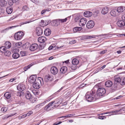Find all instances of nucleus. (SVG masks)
I'll use <instances>...</instances> for the list:
<instances>
[{
  "instance_id": "36",
  "label": "nucleus",
  "mask_w": 125,
  "mask_h": 125,
  "mask_svg": "<svg viewBox=\"0 0 125 125\" xmlns=\"http://www.w3.org/2000/svg\"><path fill=\"white\" fill-rule=\"evenodd\" d=\"M75 115V114H71L69 115H68L66 116H63L62 117H59V118H62V117H65V118H66V117H68L70 118V117L71 116H73Z\"/></svg>"
},
{
  "instance_id": "39",
  "label": "nucleus",
  "mask_w": 125,
  "mask_h": 125,
  "mask_svg": "<svg viewBox=\"0 0 125 125\" xmlns=\"http://www.w3.org/2000/svg\"><path fill=\"white\" fill-rule=\"evenodd\" d=\"M67 20V18H66L64 19H58V22H59V24L60 23V22L63 23L66 22Z\"/></svg>"
},
{
  "instance_id": "24",
  "label": "nucleus",
  "mask_w": 125,
  "mask_h": 125,
  "mask_svg": "<svg viewBox=\"0 0 125 125\" xmlns=\"http://www.w3.org/2000/svg\"><path fill=\"white\" fill-rule=\"evenodd\" d=\"M51 31L50 30L47 28L44 31V34L46 36H48L50 35Z\"/></svg>"
},
{
  "instance_id": "44",
  "label": "nucleus",
  "mask_w": 125,
  "mask_h": 125,
  "mask_svg": "<svg viewBox=\"0 0 125 125\" xmlns=\"http://www.w3.org/2000/svg\"><path fill=\"white\" fill-rule=\"evenodd\" d=\"M38 79L39 80L40 82L41 83V85H43L44 84V83L42 78L40 77H39L38 78Z\"/></svg>"
},
{
  "instance_id": "45",
  "label": "nucleus",
  "mask_w": 125,
  "mask_h": 125,
  "mask_svg": "<svg viewBox=\"0 0 125 125\" xmlns=\"http://www.w3.org/2000/svg\"><path fill=\"white\" fill-rule=\"evenodd\" d=\"M22 10L23 11H27L29 10V8L26 6L25 5L22 7Z\"/></svg>"
},
{
  "instance_id": "32",
  "label": "nucleus",
  "mask_w": 125,
  "mask_h": 125,
  "mask_svg": "<svg viewBox=\"0 0 125 125\" xmlns=\"http://www.w3.org/2000/svg\"><path fill=\"white\" fill-rule=\"evenodd\" d=\"M19 56V54L17 53H14L12 55L13 57L15 59L18 58Z\"/></svg>"
},
{
  "instance_id": "10",
  "label": "nucleus",
  "mask_w": 125,
  "mask_h": 125,
  "mask_svg": "<svg viewBox=\"0 0 125 125\" xmlns=\"http://www.w3.org/2000/svg\"><path fill=\"white\" fill-rule=\"evenodd\" d=\"M36 32L37 34L39 36L41 35L43 33V31L42 29L38 27L36 28Z\"/></svg>"
},
{
  "instance_id": "59",
  "label": "nucleus",
  "mask_w": 125,
  "mask_h": 125,
  "mask_svg": "<svg viewBox=\"0 0 125 125\" xmlns=\"http://www.w3.org/2000/svg\"><path fill=\"white\" fill-rule=\"evenodd\" d=\"M31 1L35 3H37L38 2L37 0H30Z\"/></svg>"
},
{
  "instance_id": "20",
  "label": "nucleus",
  "mask_w": 125,
  "mask_h": 125,
  "mask_svg": "<svg viewBox=\"0 0 125 125\" xmlns=\"http://www.w3.org/2000/svg\"><path fill=\"white\" fill-rule=\"evenodd\" d=\"M7 4V1L5 0H0V5L2 7H5Z\"/></svg>"
},
{
  "instance_id": "43",
  "label": "nucleus",
  "mask_w": 125,
  "mask_h": 125,
  "mask_svg": "<svg viewBox=\"0 0 125 125\" xmlns=\"http://www.w3.org/2000/svg\"><path fill=\"white\" fill-rule=\"evenodd\" d=\"M20 55L21 56H24L26 55V53L25 51H21L20 52Z\"/></svg>"
},
{
  "instance_id": "23",
  "label": "nucleus",
  "mask_w": 125,
  "mask_h": 125,
  "mask_svg": "<svg viewBox=\"0 0 125 125\" xmlns=\"http://www.w3.org/2000/svg\"><path fill=\"white\" fill-rule=\"evenodd\" d=\"M4 47L7 49H9L11 46V43L9 42H6L5 43Z\"/></svg>"
},
{
  "instance_id": "37",
  "label": "nucleus",
  "mask_w": 125,
  "mask_h": 125,
  "mask_svg": "<svg viewBox=\"0 0 125 125\" xmlns=\"http://www.w3.org/2000/svg\"><path fill=\"white\" fill-rule=\"evenodd\" d=\"M51 9L50 8H48L46 9H44L42 10L41 12V14L42 15L44 14L47 11H49Z\"/></svg>"
},
{
  "instance_id": "34",
  "label": "nucleus",
  "mask_w": 125,
  "mask_h": 125,
  "mask_svg": "<svg viewBox=\"0 0 125 125\" xmlns=\"http://www.w3.org/2000/svg\"><path fill=\"white\" fill-rule=\"evenodd\" d=\"M6 50L4 46H2L0 48V52L2 53H4Z\"/></svg>"
},
{
  "instance_id": "22",
  "label": "nucleus",
  "mask_w": 125,
  "mask_h": 125,
  "mask_svg": "<svg viewBox=\"0 0 125 125\" xmlns=\"http://www.w3.org/2000/svg\"><path fill=\"white\" fill-rule=\"evenodd\" d=\"M33 87L35 89H39L40 87L39 83L37 82H34L33 84Z\"/></svg>"
},
{
  "instance_id": "52",
  "label": "nucleus",
  "mask_w": 125,
  "mask_h": 125,
  "mask_svg": "<svg viewBox=\"0 0 125 125\" xmlns=\"http://www.w3.org/2000/svg\"><path fill=\"white\" fill-rule=\"evenodd\" d=\"M80 18L79 16H77L75 18V21L76 22L78 21Z\"/></svg>"
},
{
  "instance_id": "26",
  "label": "nucleus",
  "mask_w": 125,
  "mask_h": 125,
  "mask_svg": "<svg viewBox=\"0 0 125 125\" xmlns=\"http://www.w3.org/2000/svg\"><path fill=\"white\" fill-rule=\"evenodd\" d=\"M108 9L107 7L103 8L102 11V13L103 14H105L108 12Z\"/></svg>"
},
{
  "instance_id": "18",
  "label": "nucleus",
  "mask_w": 125,
  "mask_h": 125,
  "mask_svg": "<svg viewBox=\"0 0 125 125\" xmlns=\"http://www.w3.org/2000/svg\"><path fill=\"white\" fill-rule=\"evenodd\" d=\"M52 24L53 26H57L59 24V22L58 19L54 20L52 21Z\"/></svg>"
},
{
  "instance_id": "8",
  "label": "nucleus",
  "mask_w": 125,
  "mask_h": 125,
  "mask_svg": "<svg viewBox=\"0 0 125 125\" xmlns=\"http://www.w3.org/2000/svg\"><path fill=\"white\" fill-rule=\"evenodd\" d=\"M94 21L92 20L88 21L87 23L86 27L88 29L92 28L94 26Z\"/></svg>"
},
{
  "instance_id": "49",
  "label": "nucleus",
  "mask_w": 125,
  "mask_h": 125,
  "mask_svg": "<svg viewBox=\"0 0 125 125\" xmlns=\"http://www.w3.org/2000/svg\"><path fill=\"white\" fill-rule=\"evenodd\" d=\"M76 41L75 40H73L69 42V44H72L75 43Z\"/></svg>"
},
{
  "instance_id": "7",
  "label": "nucleus",
  "mask_w": 125,
  "mask_h": 125,
  "mask_svg": "<svg viewBox=\"0 0 125 125\" xmlns=\"http://www.w3.org/2000/svg\"><path fill=\"white\" fill-rule=\"evenodd\" d=\"M58 71L57 68L55 66H52L50 69V71L51 73L53 75L56 74L58 72Z\"/></svg>"
},
{
  "instance_id": "17",
  "label": "nucleus",
  "mask_w": 125,
  "mask_h": 125,
  "mask_svg": "<svg viewBox=\"0 0 125 125\" xmlns=\"http://www.w3.org/2000/svg\"><path fill=\"white\" fill-rule=\"evenodd\" d=\"M83 14L85 17H91L92 15V13L90 11H86Z\"/></svg>"
},
{
  "instance_id": "53",
  "label": "nucleus",
  "mask_w": 125,
  "mask_h": 125,
  "mask_svg": "<svg viewBox=\"0 0 125 125\" xmlns=\"http://www.w3.org/2000/svg\"><path fill=\"white\" fill-rule=\"evenodd\" d=\"M16 114H17L16 113H15L14 114H12L8 116L7 117V118H8L10 117L13 116Z\"/></svg>"
},
{
  "instance_id": "55",
  "label": "nucleus",
  "mask_w": 125,
  "mask_h": 125,
  "mask_svg": "<svg viewBox=\"0 0 125 125\" xmlns=\"http://www.w3.org/2000/svg\"><path fill=\"white\" fill-rule=\"evenodd\" d=\"M62 122L60 121L59 122H56L53 124V125H58L61 124L62 123Z\"/></svg>"
},
{
  "instance_id": "40",
  "label": "nucleus",
  "mask_w": 125,
  "mask_h": 125,
  "mask_svg": "<svg viewBox=\"0 0 125 125\" xmlns=\"http://www.w3.org/2000/svg\"><path fill=\"white\" fill-rule=\"evenodd\" d=\"M33 65V64H29V65H28L27 66L25 67L24 68V71H27L28 69H29L31 67L32 65Z\"/></svg>"
},
{
  "instance_id": "14",
  "label": "nucleus",
  "mask_w": 125,
  "mask_h": 125,
  "mask_svg": "<svg viewBox=\"0 0 125 125\" xmlns=\"http://www.w3.org/2000/svg\"><path fill=\"white\" fill-rule=\"evenodd\" d=\"M114 80L115 83H120L121 82V79L118 75L115 76L114 77Z\"/></svg>"
},
{
  "instance_id": "48",
  "label": "nucleus",
  "mask_w": 125,
  "mask_h": 125,
  "mask_svg": "<svg viewBox=\"0 0 125 125\" xmlns=\"http://www.w3.org/2000/svg\"><path fill=\"white\" fill-rule=\"evenodd\" d=\"M33 21H25V22H22L21 23H20L21 24V25H23V24H25L29 23L30 22H31Z\"/></svg>"
},
{
  "instance_id": "28",
  "label": "nucleus",
  "mask_w": 125,
  "mask_h": 125,
  "mask_svg": "<svg viewBox=\"0 0 125 125\" xmlns=\"http://www.w3.org/2000/svg\"><path fill=\"white\" fill-rule=\"evenodd\" d=\"M82 29V28L81 27H76L74 28L73 29V31L76 32L77 31H79L81 30Z\"/></svg>"
},
{
  "instance_id": "63",
  "label": "nucleus",
  "mask_w": 125,
  "mask_h": 125,
  "mask_svg": "<svg viewBox=\"0 0 125 125\" xmlns=\"http://www.w3.org/2000/svg\"><path fill=\"white\" fill-rule=\"evenodd\" d=\"M105 65H104L102 67H101L100 68V70H102V69H103L105 67Z\"/></svg>"
},
{
  "instance_id": "60",
  "label": "nucleus",
  "mask_w": 125,
  "mask_h": 125,
  "mask_svg": "<svg viewBox=\"0 0 125 125\" xmlns=\"http://www.w3.org/2000/svg\"><path fill=\"white\" fill-rule=\"evenodd\" d=\"M105 117H104L103 116H100L99 117V119H104V118H105Z\"/></svg>"
},
{
  "instance_id": "19",
  "label": "nucleus",
  "mask_w": 125,
  "mask_h": 125,
  "mask_svg": "<svg viewBox=\"0 0 125 125\" xmlns=\"http://www.w3.org/2000/svg\"><path fill=\"white\" fill-rule=\"evenodd\" d=\"M125 10V7L122 6H121L118 8L116 10L118 13H120L123 12Z\"/></svg>"
},
{
  "instance_id": "13",
  "label": "nucleus",
  "mask_w": 125,
  "mask_h": 125,
  "mask_svg": "<svg viewBox=\"0 0 125 125\" xmlns=\"http://www.w3.org/2000/svg\"><path fill=\"white\" fill-rule=\"evenodd\" d=\"M38 47V45L36 43L32 44L30 47V49L31 51H33L36 50Z\"/></svg>"
},
{
  "instance_id": "41",
  "label": "nucleus",
  "mask_w": 125,
  "mask_h": 125,
  "mask_svg": "<svg viewBox=\"0 0 125 125\" xmlns=\"http://www.w3.org/2000/svg\"><path fill=\"white\" fill-rule=\"evenodd\" d=\"M121 81L120 82L121 84L123 85H124L125 83V77H123L121 79Z\"/></svg>"
},
{
  "instance_id": "51",
  "label": "nucleus",
  "mask_w": 125,
  "mask_h": 125,
  "mask_svg": "<svg viewBox=\"0 0 125 125\" xmlns=\"http://www.w3.org/2000/svg\"><path fill=\"white\" fill-rule=\"evenodd\" d=\"M107 51V50H105L104 51H101L100 52V54H103L104 53H105Z\"/></svg>"
},
{
  "instance_id": "27",
  "label": "nucleus",
  "mask_w": 125,
  "mask_h": 125,
  "mask_svg": "<svg viewBox=\"0 0 125 125\" xmlns=\"http://www.w3.org/2000/svg\"><path fill=\"white\" fill-rule=\"evenodd\" d=\"M67 68L66 67L63 66L61 67L60 71L62 73H64L67 71Z\"/></svg>"
},
{
  "instance_id": "21",
  "label": "nucleus",
  "mask_w": 125,
  "mask_h": 125,
  "mask_svg": "<svg viewBox=\"0 0 125 125\" xmlns=\"http://www.w3.org/2000/svg\"><path fill=\"white\" fill-rule=\"evenodd\" d=\"M117 24L119 27H122L125 25V21L123 20L118 21L117 22Z\"/></svg>"
},
{
  "instance_id": "25",
  "label": "nucleus",
  "mask_w": 125,
  "mask_h": 125,
  "mask_svg": "<svg viewBox=\"0 0 125 125\" xmlns=\"http://www.w3.org/2000/svg\"><path fill=\"white\" fill-rule=\"evenodd\" d=\"M112 82L110 81H108L105 83V86L107 87H110L112 85Z\"/></svg>"
},
{
  "instance_id": "35",
  "label": "nucleus",
  "mask_w": 125,
  "mask_h": 125,
  "mask_svg": "<svg viewBox=\"0 0 125 125\" xmlns=\"http://www.w3.org/2000/svg\"><path fill=\"white\" fill-rule=\"evenodd\" d=\"M4 55L6 56H9L11 54L10 52L7 50H6V51L4 53Z\"/></svg>"
},
{
  "instance_id": "54",
  "label": "nucleus",
  "mask_w": 125,
  "mask_h": 125,
  "mask_svg": "<svg viewBox=\"0 0 125 125\" xmlns=\"http://www.w3.org/2000/svg\"><path fill=\"white\" fill-rule=\"evenodd\" d=\"M63 45H61V44H59L57 46V47L58 48H60L63 46Z\"/></svg>"
},
{
  "instance_id": "31",
  "label": "nucleus",
  "mask_w": 125,
  "mask_h": 125,
  "mask_svg": "<svg viewBox=\"0 0 125 125\" xmlns=\"http://www.w3.org/2000/svg\"><path fill=\"white\" fill-rule=\"evenodd\" d=\"M12 8L8 7L6 9V11L8 14H11L12 12Z\"/></svg>"
},
{
  "instance_id": "6",
  "label": "nucleus",
  "mask_w": 125,
  "mask_h": 125,
  "mask_svg": "<svg viewBox=\"0 0 125 125\" xmlns=\"http://www.w3.org/2000/svg\"><path fill=\"white\" fill-rule=\"evenodd\" d=\"M37 77L36 75H33L30 77L29 79V82L30 83H34L35 82Z\"/></svg>"
},
{
  "instance_id": "3",
  "label": "nucleus",
  "mask_w": 125,
  "mask_h": 125,
  "mask_svg": "<svg viewBox=\"0 0 125 125\" xmlns=\"http://www.w3.org/2000/svg\"><path fill=\"white\" fill-rule=\"evenodd\" d=\"M95 92L93 90H92L90 92H88L85 95L86 99L88 101L91 102L93 100L94 101L96 99L94 98Z\"/></svg>"
},
{
  "instance_id": "2",
  "label": "nucleus",
  "mask_w": 125,
  "mask_h": 125,
  "mask_svg": "<svg viewBox=\"0 0 125 125\" xmlns=\"http://www.w3.org/2000/svg\"><path fill=\"white\" fill-rule=\"evenodd\" d=\"M105 89L103 88H99L97 90L96 94L94 95V98L98 99L102 97L105 93Z\"/></svg>"
},
{
  "instance_id": "64",
  "label": "nucleus",
  "mask_w": 125,
  "mask_h": 125,
  "mask_svg": "<svg viewBox=\"0 0 125 125\" xmlns=\"http://www.w3.org/2000/svg\"><path fill=\"white\" fill-rule=\"evenodd\" d=\"M20 115L21 116L22 118H23L26 117L25 114Z\"/></svg>"
},
{
  "instance_id": "42",
  "label": "nucleus",
  "mask_w": 125,
  "mask_h": 125,
  "mask_svg": "<svg viewBox=\"0 0 125 125\" xmlns=\"http://www.w3.org/2000/svg\"><path fill=\"white\" fill-rule=\"evenodd\" d=\"M8 108L6 107H2L1 109V111L3 113L6 112Z\"/></svg>"
},
{
  "instance_id": "30",
  "label": "nucleus",
  "mask_w": 125,
  "mask_h": 125,
  "mask_svg": "<svg viewBox=\"0 0 125 125\" xmlns=\"http://www.w3.org/2000/svg\"><path fill=\"white\" fill-rule=\"evenodd\" d=\"M72 62L73 65H76L79 63V61L76 59H74L72 60Z\"/></svg>"
},
{
  "instance_id": "62",
  "label": "nucleus",
  "mask_w": 125,
  "mask_h": 125,
  "mask_svg": "<svg viewBox=\"0 0 125 125\" xmlns=\"http://www.w3.org/2000/svg\"><path fill=\"white\" fill-rule=\"evenodd\" d=\"M122 18L123 20H125V14L122 16Z\"/></svg>"
},
{
  "instance_id": "4",
  "label": "nucleus",
  "mask_w": 125,
  "mask_h": 125,
  "mask_svg": "<svg viewBox=\"0 0 125 125\" xmlns=\"http://www.w3.org/2000/svg\"><path fill=\"white\" fill-rule=\"evenodd\" d=\"M23 35L24 33L22 32H18L15 34L14 38L16 40H19L22 38Z\"/></svg>"
},
{
  "instance_id": "15",
  "label": "nucleus",
  "mask_w": 125,
  "mask_h": 125,
  "mask_svg": "<svg viewBox=\"0 0 125 125\" xmlns=\"http://www.w3.org/2000/svg\"><path fill=\"white\" fill-rule=\"evenodd\" d=\"M46 39L45 37L43 36H42L39 37L38 38V41L41 43H43L46 40Z\"/></svg>"
},
{
  "instance_id": "9",
  "label": "nucleus",
  "mask_w": 125,
  "mask_h": 125,
  "mask_svg": "<svg viewBox=\"0 0 125 125\" xmlns=\"http://www.w3.org/2000/svg\"><path fill=\"white\" fill-rule=\"evenodd\" d=\"M79 21V25L81 26H83L85 25L87 22L86 19L84 18L81 19Z\"/></svg>"
},
{
  "instance_id": "16",
  "label": "nucleus",
  "mask_w": 125,
  "mask_h": 125,
  "mask_svg": "<svg viewBox=\"0 0 125 125\" xmlns=\"http://www.w3.org/2000/svg\"><path fill=\"white\" fill-rule=\"evenodd\" d=\"M110 14L111 16H115L118 15V13L116 9L112 10L110 12Z\"/></svg>"
},
{
  "instance_id": "58",
  "label": "nucleus",
  "mask_w": 125,
  "mask_h": 125,
  "mask_svg": "<svg viewBox=\"0 0 125 125\" xmlns=\"http://www.w3.org/2000/svg\"><path fill=\"white\" fill-rule=\"evenodd\" d=\"M16 26H11V27H8L6 29H5L4 30V31H5V30H8L9 29H11V28H13L14 27H16Z\"/></svg>"
},
{
  "instance_id": "47",
  "label": "nucleus",
  "mask_w": 125,
  "mask_h": 125,
  "mask_svg": "<svg viewBox=\"0 0 125 125\" xmlns=\"http://www.w3.org/2000/svg\"><path fill=\"white\" fill-rule=\"evenodd\" d=\"M77 68V66L75 65H73L71 67V68L73 70H75Z\"/></svg>"
},
{
  "instance_id": "12",
  "label": "nucleus",
  "mask_w": 125,
  "mask_h": 125,
  "mask_svg": "<svg viewBox=\"0 0 125 125\" xmlns=\"http://www.w3.org/2000/svg\"><path fill=\"white\" fill-rule=\"evenodd\" d=\"M17 88L19 91H23L25 89V87L23 84H21L18 85Z\"/></svg>"
},
{
  "instance_id": "1",
  "label": "nucleus",
  "mask_w": 125,
  "mask_h": 125,
  "mask_svg": "<svg viewBox=\"0 0 125 125\" xmlns=\"http://www.w3.org/2000/svg\"><path fill=\"white\" fill-rule=\"evenodd\" d=\"M60 101L58 100V99H57L51 102V103L47 105L44 108V109L46 111H49L51 110H52L54 108V107H55L56 105H55L53 107H52L53 105V104L54 103H55V104H57L61 103V102H60Z\"/></svg>"
},
{
  "instance_id": "33",
  "label": "nucleus",
  "mask_w": 125,
  "mask_h": 125,
  "mask_svg": "<svg viewBox=\"0 0 125 125\" xmlns=\"http://www.w3.org/2000/svg\"><path fill=\"white\" fill-rule=\"evenodd\" d=\"M121 109L116 110L115 111H112V113H113L114 114H112L110 115H117V113L118 112L121 111Z\"/></svg>"
},
{
  "instance_id": "61",
  "label": "nucleus",
  "mask_w": 125,
  "mask_h": 125,
  "mask_svg": "<svg viewBox=\"0 0 125 125\" xmlns=\"http://www.w3.org/2000/svg\"><path fill=\"white\" fill-rule=\"evenodd\" d=\"M108 34H101L99 35V36H106L108 35Z\"/></svg>"
},
{
  "instance_id": "5",
  "label": "nucleus",
  "mask_w": 125,
  "mask_h": 125,
  "mask_svg": "<svg viewBox=\"0 0 125 125\" xmlns=\"http://www.w3.org/2000/svg\"><path fill=\"white\" fill-rule=\"evenodd\" d=\"M25 97L27 99L29 100L31 102L34 103L35 102L34 98L32 97L31 94L29 92H27Z\"/></svg>"
},
{
  "instance_id": "56",
  "label": "nucleus",
  "mask_w": 125,
  "mask_h": 125,
  "mask_svg": "<svg viewBox=\"0 0 125 125\" xmlns=\"http://www.w3.org/2000/svg\"><path fill=\"white\" fill-rule=\"evenodd\" d=\"M46 103V101H45L42 103L40 104V106H42L44 105Z\"/></svg>"
},
{
  "instance_id": "46",
  "label": "nucleus",
  "mask_w": 125,
  "mask_h": 125,
  "mask_svg": "<svg viewBox=\"0 0 125 125\" xmlns=\"http://www.w3.org/2000/svg\"><path fill=\"white\" fill-rule=\"evenodd\" d=\"M14 3H15L13 1V0H9L8 4L10 6L12 5Z\"/></svg>"
},
{
  "instance_id": "57",
  "label": "nucleus",
  "mask_w": 125,
  "mask_h": 125,
  "mask_svg": "<svg viewBox=\"0 0 125 125\" xmlns=\"http://www.w3.org/2000/svg\"><path fill=\"white\" fill-rule=\"evenodd\" d=\"M16 78H13L12 79H10L9 80L10 82H12L14 81L15 79Z\"/></svg>"
},
{
  "instance_id": "11",
  "label": "nucleus",
  "mask_w": 125,
  "mask_h": 125,
  "mask_svg": "<svg viewBox=\"0 0 125 125\" xmlns=\"http://www.w3.org/2000/svg\"><path fill=\"white\" fill-rule=\"evenodd\" d=\"M53 80V77L51 75H47L45 77L44 81L46 82L51 81Z\"/></svg>"
},
{
  "instance_id": "29",
  "label": "nucleus",
  "mask_w": 125,
  "mask_h": 125,
  "mask_svg": "<svg viewBox=\"0 0 125 125\" xmlns=\"http://www.w3.org/2000/svg\"><path fill=\"white\" fill-rule=\"evenodd\" d=\"M4 96L7 99H9L11 97V95L10 93L7 92H6L4 94Z\"/></svg>"
},
{
  "instance_id": "50",
  "label": "nucleus",
  "mask_w": 125,
  "mask_h": 125,
  "mask_svg": "<svg viewBox=\"0 0 125 125\" xmlns=\"http://www.w3.org/2000/svg\"><path fill=\"white\" fill-rule=\"evenodd\" d=\"M21 44L22 43L21 42H19L16 43V45L17 46H19L18 47H21Z\"/></svg>"
},
{
  "instance_id": "38",
  "label": "nucleus",
  "mask_w": 125,
  "mask_h": 125,
  "mask_svg": "<svg viewBox=\"0 0 125 125\" xmlns=\"http://www.w3.org/2000/svg\"><path fill=\"white\" fill-rule=\"evenodd\" d=\"M83 38L85 39H90L95 38V37L94 36H84Z\"/></svg>"
}]
</instances>
